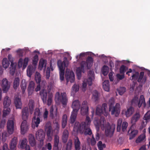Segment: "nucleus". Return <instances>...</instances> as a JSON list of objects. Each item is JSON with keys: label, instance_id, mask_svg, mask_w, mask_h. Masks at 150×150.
<instances>
[{"label": "nucleus", "instance_id": "obj_32", "mask_svg": "<svg viewBox=\"0 0 150 150\" xmlns=\"http://www.w3.org/2000/svg\"><path fill=\"white\" fill-rule=\"evenodd\" d=\"M35 83L33 81H30L28 86V91L29 94H31L35 88Z\"/></svg>", "mask_w": 150, "mask_h": 150}, {"label": "nucleus", "instance_id": "obj_52", "mask_svg": "<svg viewBox=\"0 0 150 150\" xmlns=\"http://www.w3.org/2000/svg\"><path fill=\"white\" fill-rule=\"evenodd\" d=\"M6 109H4L3 111V117H6L10 112L11 110L9 108H6Z\"/></svg>", "mask_w": 150, "mask_h": 150}, {"label": "nucleus", "instance_id": "obj_37", "mask_svg": "<svg viewBox=\"0 0 150 150\" xmlns=\"http://www.w3.org/2000/svg\"><path fill=\"white\" fill-rule=\"evenodd\" d=\"M146 136L145 135L142 134L139 136L135 141L137 143H142L144 142L145 140Z\"/></svg>", "mask_w": 150, "mask_h": 150}, {"label": "nucleus", "instance_id": "obj_22", "mask_svg": "<svg viewBox=\"0 0 150 150\" xmlns=\"http://www.w3.org/2000/svg\"><path fill=\"white\" fill-rule=\"evenodd\" d=\"M10 99L7 96H6L4 99L3 105L4 108H8L11 104Z\"/></svg>", "mask_w": 150, "mask_h": 150}, {"label": "nucleus", "instance_id": "obj_30", "mask_svg": "<svg viewBox=\"0 0 150 150\" xmlns=\"http://www.w3.org/2000/svg\"><path fill=\"white\" fill-rule=\"evenodd\" d=\"M20 86L22 91V93L24 94L25 92L27 86V82L25 80H22Z\"/></svg>", "mask_w": 150, "mask_h": 150}, {"label": "nucleus", "instance_id": "obj_34", "mask_svg": "<svg viewBox=\"0 0 150 150\" xmlns=\"http://www.w3.org/2000/svg\"><path fill=\"white\" fill-rule=\"evenodd\" d=\"M103 88L104 90L106 91H109L110 90L109 82L108 80L104 81L103 84Z\"/></svg>", "mask_w": 150, "mask_h": 150}, {"label": "nucleus", "instance_id": "obj_25", "mask_svg": "<svg viewBox=\"0 0 150 150\" xmlns=\"http://www.w3.org/2000/svg\"><path fill=\"white\" fill-rule=\"evenodd\" d=\"M59 142V138L58 136L55 135L54 138V145L53 150H58V145Z\"/></svg>", "mask_w": 150, "mask_h": 150}, {"label": "nucleus", "instance_id": "obj_33", "mask_svg": "<svg viewBox=\"0 0 150 150\" xmlns=\"http://www.w3.org/2000/svg\"><path fill=\"white\" fill-rule=\"evenodd\" d=\"M28 106L30 110V113L31 114H32L34 107V102L33 100L31 99L29 100Z\"/></svg>", "mask_w": 150, "mask_h": 150}, {"label": "nucleus", "instance_id": "obj_8", "mask_svg": "<svg viewBox=\"0 0 150 150\" xmlns=\"http://www.w3.org/2000/svg\"><path fill=\"white\" fill-rule=\"evenodd\" d=\"M120 104L119 103H117L115 106L109 108V111L111 112V115H115V116L117 117L120 113Z\"/></svg>", "mask_w": 150, "mask_h": 150}, {"label": "nucleus", "instance_id": "obj_17", "mask_svg": "<svg viewBox=\"0 0 150 150\" xmlns=\"http://www.w3.org/2000/svg\"><path fill=\"white\" fill-rule=\"evenodd\" d=\"M132 126H131L129 129L128 133L129 134V139L131 140L133 139L137 134L138 133V131L136 130H133L132 129Z\"/></svg>", "mask_w": 150, "mask_h": 150}, {"label": "nucleus", "instance_id": "obj_46", "mask_svg": "<svg viewBox=\"0 0 150 150\" xmlns=\"http://www.w3.org/2000/svg\"><path fill=\"white\" fill-rule=\"evenodd\" d=\"M97 146L99 150H103L105 148L106 145L103 144L101 141H100L97 143Z\"/></svg>", "mask_w": 150, "mask_h": 150}, {"label": "nucleus", "instance_id": "obj_44", "mask_svg": "<svg viewBox=\"0 0 150 150\" xmlns=\"http://www.w3.org/2000/svg\"><path fill=\"white\" fill-rule=\"evenodd\" d=\"M93 99L95 102H96L98 100L99 96V93L97 90H95L93 91Z\"/></svg>", "mask_w": 150, "mask_h": 150}, {"label": "nucleus", "instance_id": "obj_26", "mask_svg": "<svg viewBox=\"0 0 150 150\" xmlns=\"http://www.w3.org/2000/svg\"><path fill=\"white\" fill-rule=\"evenodd\" d=\"M57 64L60 71H64L65 67V62L64 61L62 62L60 60L58 61Z\"/></svg>", "mask_w": 150, "mask_h": 150}, {"label": "nucleus", "instance_id": "obj_58", "mask_svg": "<svg viewBox=\"0 0 150 150\" xmlns=\"http://www.w3.org/2000/svg\"><path fill=\"white\" fill-rule=\"evenodd\" d=\"M72 91L76 92L78 91L79 90V87L76 84L74 85L72 87Z\"/></svg>", "mask_w": 150, "mask_h": 150}, {"label": "nucleus", "instance_id": "obj_29", "mask_svg": "<svg viewBox=\"0 0 150 150\" xmlns=\"http://www.w3.org/2000/svg\"><path fill=\"white\" fill-rule=\"evenodd\" d=\"M80 142L79 138L76 137L74 139V144L75 150H80L81 149Z\"/></svg>", "mask_w": 150, "mask_h": 150}, {"label": "nucleus", "instance_id": "obj_6", "mask_svg": "<svg viewBox=\"0 0 150 150\" xmlns=\"http://www.w3.org/2000/svg\"><path fill=\"white\" fill-rule=\"evenodd\" d=\"M107 105L105 103H103L102 106L98 105L96 107V114L99 116L103 114L107 117L108 115V113L107 111Z\"/></svg>", "mask_w": 150, "mask_h": 150}, {"label": "nucleus", "instance_id": "obj_21", "mask_svg": "<svg viewBox=\"0 0 150 150\" xmlns=\"http://www.w3.org/2000/svg\"><path fill=\"white\" fill-rule=\"evenodd\" d=\"M17 138L14 137L12 139L10 143V147L12 150H16V145L17 142Z\"/></svg>", "mask_w": 150, "mask_h": 150}, {"label": "nucleus", "instance_id": "obj_10", "mask_svg": "<svg viewBox=\"0 0 150 150\" xmlns=\"http://www.w3.org/2000/svg\"><path fill=\"white\" fill-rule=\"evenodd\" d=\"M45 134L43 130L42 129H40L38 130L36 133L35 137L36 139L40 141V143L43 144V140L45 138Z\"/></svg>", "mask_w": 150, "mask_h": 150}, {"label": "nucleus", "instance_id": "obj_36", "mask_svg": "<svg viewBox=\"0 0 150 150\" xmlns=\"http://www.w3.org/2000/svg\"><path fill=\"white\" fill-rule=\"evenodd\" d=\"M46 67V61L44 59L40 60L39 63L38 69L40 70H42L43 67L44 68V69H45Z\"/></svg>", "mask_w": 150, "mask_h": 150}, {"label": "nucleus", "instance_id": "obj_42", "mask_svg": "<svg viewBox=\"0 0 150 150\" xmlns=\"http://www.w3.org/2000/svg\"><path fill=\"white\" fill-rule=\"evenodd\" d=\"M133 71L132 76L131 77H130V79L131 80H136L138 79L139 75V73L138 72L134 71Z\"/></svg>", "mask_w": 150, "mask_h": 150}, {"label": "nucleus", "instance_id": "obj_23", "mask_svg": "<svg viewBox=\"0 0 150 150\" xmlns=\"http://www.w3.org/2000/svg\"><path fill=\"white\" fill-rule=\"evenodd\" d=\"M140 117V115L139 112H136V113L132 117L131 119V122L133 125L135 124V123L138 120Z\"/></svg>", "mask_w": 150, "mask_h": 150}, {"label": "nucleus", "instance_id": "obj_56", "mask_svg": "<svg viewBox=\"0 0 150 150\" xmlns=\"http://www.w3.org/2000/svg\"><path fill=\"white\" fill-rule=\"evenodd\" d=\"M128 126V123L126 122H124L122 125V130L123 132L125 131L126 129Z\"/></svg>", "mask_w": 150, "mask_h": 150}, {"label": "nucleus", "instance_id": "obj_2", "mask_svg": "<svg viewBox=\"0 0 150 150\" xmlns=\"http://www.w3.org/2000/svg\"><path fill=\"white\" fill-rule=\"evenodd\" d=\"M91 123V120L90 118L88 115H87L85 122H82L81 123L77 122H76L74 126V128L76 131H79L80 133L82 134L85 128L89 127Z\"/></svg>", "mask_w": 150, "mask_h": 150}, {"label": "nucleus", "instance_id": "obj_9", "mask_svg": "<svg viewBox=\"0 0 150 150\" xmlns=\"http://www.w3.org/2000/svg\"><path fill=\"white\" fill-rule=\"evenodd\" d=\"M65 78L67 83L69 81H70L71 83L74 82L75 80V76L73 72L69 71V70H66L65 73Z\"/></svg>", "mask_w": 150, "mask_h": 150}, {"label": "nucleus", "instance_id": "obj_7", "mask_svg": "<svg viewBox=\"0 0 150 150\" xmlns=\"http://www.w3.org/2000/svg\"><path fill=\"white\" fill-rule=\"evenodd\" d=\"M131 103L132 105H137L139 108L141 106L143 103L144 106L146 105L145 99L143 95H141L139 100L137 96H135L132 100Z\"/></svg>", "mask_w": 150, "mask_h": 150}, {"label": "nucleus", "instance_id": "obj_12", "mask_svg": "<svg viewBox=\"0 0 150 150\" xmlns=\"http://www.w3.org/2000/svg\"><path fill=\"white\" fill-rule=\"evenodd\" d=\"M1 86L4 92L6 93L7 92L10 88V85L8 81L6 78L3 79Z\"/></svg>", "mask_w": 150, "mask_h": 150}, {"label": "nucleus", "instance_id": "obj_45", "mask_svg": "<svg viewBox=\"0 0 150 150\" xmlns=\"http://www.w3.org/2000/svg\"><path fill=\"white\" fill-rule=\"evenodd\" d=\"M108 67L106 65H104L102 67V71L103 74L105 76L107 75L108 73Z\"/></svg>", "mask_w": 150, "mask_h": 150}, {"label": "nucleus", "instance_id": "obj_48", "mask_svg": "<svg viewBox=\"0 0 150 150\" xmlns=\"http://www.w3.org/2000/svg\"><path fill=\"white\" fill-rule=\"evenodd\" d=\"M35 79L38 83H40L41 81V76L40 74L36 72L35 76Z\"/></svg>", "mask_w": 150, "mask_h": 150}, {"label": "nucleus", "instance_id": "obj_39", "mask_svg": "<svg viewBox=\"0 0 150 150\" xmlns=\"http://www.w3.org/2000/svg\"><path fill=\"white\" fill-rule=\"evenodd\" d=\"M20 84V79L18 77L15 78L13 83V87L15 89H16Z\"/></svg>", "mask_w": 150, "mask_h": 150}, {"label": "nucleus", "instance_id": "obj_14", "mask_svg": "<svg viewBox=\"0 0 150 150\" xmlns=\"http://www.w3.org/2000/svg\"><path fill=\"white\" fill-rule=\"evenodd\" d=\"M45 130L47 136V140L49 141H51L52 139L53 135V131L51 125L48 126H46Z\"/></svg>", "mask_w": 150, "mask_h": 150}, {"label": "nucleus", "instance_id": "obj_59", "mask_svg": "<svg viewBox=\"0 0 150 150\" xmlns=\"http://www.w3.org/2000/svg\"><path fill=\"white\" fill-rule=\"evenodd\" d=\"M48 115V112L46 109H45V112L43 114V117L45 120H46L47 119Z\"/></svg>", "mask_w": 150, "mask_h": 150}, {"label": "nucleus", "instance_id": "obj_31", "mask_svg": "<svg viewBox=\"0 0 150 150\" xmlns=\"http://www.w3.org/2000/svg\"><path fill=\"white\" fill-rule=\"evenodd\" d=\"M14 103L16 108H21L22 103L20 99L17 97L14 100Z\"/></svg>", "mask_w": 150, "mask_h": 150}, {"label": "nucleus", "instance_id": "obj_40", "mask_svg": "<svg viewBox=\"0 0 150 150\" xmlns=\"http://www.w3.org/2000/svg\"><path fill=\"white\" fill-rule=\"evenodd\" d=\"M16 64L12 63L11 64L10 68V73L12 75H13L15 73V70L16 69Z\"/></svg>", "mask_w": 150, "mask_h": 150}, {"label": "nucleus", "instance_id": "obj_4", "mask_svg": "<svg viewBox=\"0 0 150 150\" xmlns=\"http://www.w3.org/2000/svg\"><path fill=\"white\" fill-rule=\"evenodd\" d=\"M55 100L57 103H61L64 107L67 105L68 101L66 94L65 92H57L55 95Z\"/></svg>", "mask_w": 150, "mask_h": 150}, {"label": "nucleus", "instance_id": "obj_18", "mask_svg": "<svg viewBox=\"0 0 150 150\" xmlns=\"http://www.w3.org/2000/svg\"><path fill=\"white\" fill-rule=\"evenodd\" d=\"M28 141L26 139L24 138L21 141L20 147L22 149H25V150H30V146L27 145Z\"/></svg>", "mask_w": 150, "mask_h": 150}, {"label": "nucleus", "instance_id": "obj_57", "mask_svg": "<svg viewBox=\"0 0 150 150\" xmlns=\"http://www.w3.org/2000/svg\"><path fill=\"white\" fill-rule=\"evenodd\" d=\"M38 60V56L37 54H36L35 55L33 58V64L34 65H36Z\"/></svg>", "mask_w": 150, "mask_h": 150}, {"label": "nucleus", "instance_id": "obj_28", "mask_svg": "<svg viewBox=\"0 0 150 150\" xmlns=\"http://www.w3.org/2000/svg\"><path fill=\"white\" fill-rule=\"evenodd\" d=\"M77 112H74V111L71 112L70 119V123L72 124L74 122L77 117Z\"/></svg>", "mask_w": 150, "mask_h": 150}, {"label": "nucleus", "instance_id": "obj_49", "mask_svg": "<svg viewBox=\"0 0 150 150\" xmlns=\"http://www.w3.org/2000/svg\"><path fill=\"white\" fill-rule=\"evenodd\" d=\"M144 120L150 121V110L148 111L143 117Z\"/></svg>", "mask_w": 150, "mask_h": 150}, {"label": "nucleus", "instance_id": "obj_35", "mask_svg": "<svg viewBox=\"0 0 150 150\" xmlns=\"http://www.w3.org/2000/svg\"><path fill=\"white\" fill-rule=\"evenodd\" d=\"M67 116L66 114L62 116V127L63 129L65 128L67 123Z\"/></svg>", "mask_w": 150, "mask_h": 150}, {"label": "nucleus", "instance_id": "obj_60", "mask_svg": "<svg viewBox=\"0 0 150 150\" xmlns=\"http://www.w3.org/2000/svg\"><path fill=\"white\" fill-rule=\"evenodd\" d=\"M29 59L27 57L25 58L23 61V68H25L27 66L28 62Z\"/></svg>", "mask_w": 150, "mask_h": 150}, {"label": "nucleus", "instance_id": "obj_50", "mask_svg": "<svg viewBox=\"0 0 150 150\" xmlns=\"http://www.w3.org/2000/svg\"><path fill=\"white\" fill-rule=\"evenodd\" d=\"M115 100L113 98H111L109 100L108 102L109 108L114 107Z\"/></svg>", "mask_w": 150, "mask_h": 150}, {"label": "nucleus", "instance_id": "obj_27", "mask_svg": "<svg viewBox=\"0 0 150 150\" xmlns=\"http://www.w3.org/2000/svg\"><path fill=\"white\" fill-rule=\"evenodd\" d=\"M94 72L93 71L90 70L88 71V83L89 85H92V80L94 78Z\"/></svg>", "mask_w": 150, "mask_h": 150}, {"label": "nucleus", "instance_id": "obj_54", "mask_svg": "<svg viewBox=\"0 0 150 150\" xmlns=\"http://www.w3.org/2000/svg\"><path fill=\"white\" fill-rule=\"evenodd\" d=\"M144 75V72L143 71H141L140 72L139 76L137 79V81L138 82H142L143 77Z\"/></svg>", "mask_w": 150, "mask_h": 150}, {"label": "nucleus", "instance_id": "obj_19", "mask_svg": "<svg viewBox=\"0 0 150 150\" xmlns=\"http://www.w3.org/2000/svg\"><path fill=\"white\" fill-rule=\"evenodd\" d=\"M29 116L28 108L25 107L22 110V117L23 119H27Z\"/></svg>", "mask_w": 150, "mask_h": 150}, {"label": "nucleus", "instance_id": "obj_24", "mask_svg": "<svg viewBox=\"0 0 150 150\" xmlns=\"http://www.w3.org/2000/svg\"><path fill=\"white\" fill-rule=\"evenodd\" d=\"M29 142L31 146H34L36 145V142L33 135L30 134L29 136Z\"/></svg>", "mask_w": 150, "mask_h": 150}, {"label": "nucleus", "instance_id": "obj_5", "mask_svg": "<svg viewBox=\"0 0 150 150\" xmlns=\"http://www.w3.org/2000/svg\"><path fill=\"white\" fill-rule=\"evenodd\" d=\"M42 116V113L40 109L36 108L35 110L34 116L32 118V127L35 128V127H37L41 122L40 118Z\"/></svg>", "mask_w": 150, "mask_h": 150}, {"label": "nucleus", "instance_id": "obj_61", "mask_svg": "<svg viewBox=\"0 0 150 150\" xmlns=\"http://www.w3.org/2000/svg\"><path fill=\"white\" fill-rule=\"evenodd\" d=\"M72 143L71 141H69L67 143V145L66 149L67 150H70L72 147Z\"/></svg>", "mask_w": 150, "mask_h": 150}, {"label": "nucleus", "instance_id": "obj_62", "mask_svg": "<svg viewBox=\"0 0 150 150\" xmlns=\"http://www.w3.org/2000/svg\"><path fill=\"white\" fill-rule=\"evenodd\" d=\"M64 71H60L59 72L60 79L61 81H63L64 79Z\"/></svg>", "mask_w": 150, "mask_h": 150}, {"label": "nucleus", "instance_id": "obj_13", "mask_svg": "<svg viewBox=\"0 0 150 150\" xmlns=\"http://www.w3.org/2000/svg\"><path fill=\"white\" fill-rule=\"evenodd\" d=\"M7 129L8 133L12 134L14 130V122L12 120H9L7 122Z\"/></svg>", "mask_w": 150, "mask_h": 150}, {"label": "nucleus", "instance_id": "obj_16", "mask_svg": "<svg viewBox=\"0 0 150 150\" xmlns=\"http://www.w3.org/2000/svg\"><path fill=\"white\" fill-rule=\"evenodd\" d=\"M72 108L73 109L72 111L77 112L81 107V104L78 100H75L72 103Z\"/></svg>", "mask_w": 150, "mask_h": 150}, {"label": "nucleus", "instance_id": "obj_38", "mask_svg": "<svg viewBox=\"0 0 150 150\" xmlns=\"http://www.w3.org/2000/svg\"><path fill=\"white\" fill-rule=\"evenodd\" d=\"M134 111V108L132 107H130L125 112V115L127 117H130L133 113Z\"/></svg>", "mask_w": 150, "mask_h": 150}, {"label": "nucleus", "instance_id": "obj_51", "mask_svg": "<svg viewBox=\"0 0 150 150\" xmlns=\"http://www.w3.org/2000/svg\"><path fill=\"white\" fill-rule=\"evenodd\" d=\"M126 90V89L125 87H122L118 89L117 91L119 94L122 95L125 92Z\"/></svg>", "mask_w": 150, "mask_h": 150}, {"label": "nucleus", "instance_id": "obj_53", "mask_svg": "<svg viewBox=\"0 0 150 150\" xmlns=\"http://www.w3.org/2000/svg\"><path fill=\"white\" fill-rule=\"evenodd\" d=\"M128 69V68L123 65H122L120 68V72L121 74H124L125 71Z\"/></svg>", "mask_w": 150, "mask_h": 150}, {"label": "nucleus", "instance_id": "obj_1", "mask_svg": "<svg viewBox=\"0 0 150 150\" xmlns=\"http://www.w3.org/2000/svg\"><path fill=\"white\" fill-rule=\"evenodd\" d=\"M93 63V59L91 57L88 56L87 58L86 62L83 61L81 64L80 67H78L76 69V74L79 79H80L82 72H84V69L87 67L90 69L92 66Z\"/></svg>", "mask_w": 150, "mask_h": 150}, {"label": "nucleus", "instance_id": "obj_41", "mask_svg": "<svg viewBox=\"0 0 150 150\" xmlns=\"http://www.w3.org/2000/svg\"><path fill=\"white\" fill-rule=\"evenodd\" d=\"M9 64L10 63L6 58L3 59L2 61V64L4 68H7L9 66Z\"/></svg>", "mask_w": 150, "mask_h": 150}, {"label": "nucleus", "instance_id": "obj_11", "mask_svg": "<svg viewBox=\"0 0 150 150\" xmlns=\"http://www.w3.org/2000/svg\"><path fill=\"white\" fill-rule=\"evenodd\" d=\"M88 107L86 101L83 102L81 108V113L83 115H88Z\"/></svg>", "mask_w": 150, "mask_h": 150}, {"label": "nucleus", "instance_id": "obj_63", "mask_svg": "<svg viewBox=\"0 0 150 150\" xmlns=\"http://www.w3.org/2000/svg\"><path fill=\"white\" fill-rule=\"evenodd\" d=\"M50 68L47 67L46 71V78L47 79H49L50 77Z\"/></svg>", "mask_w": 150, "mask_h": 150}, {"label": "nucleus", "instance_id": "obj_55", "mask_svg": "<svg viewBox=\"0 0 150 150\" xmlns=\"http://www.w3.org/2000/svg\"><path fill=\"white\" fill-rule=\"evenodd\" d=\"M84 134L85 135H91L92 134L91 130L89 128H86L84 131Z\"/></svg>", "mask_w": 150, "mask_h": 150}, {"label": "nucleus", "instance_id": "obj_64", "mask_svg": "<svg viewBox=\"0 0 150 150\" xmlns=\"http://www.w3.org/2000/svg\"><path fill=\"white\" fill-rule=\"evenodd\" d=\"M52 96L51 95L48 96V99L47 100V104L50 105L52 102Z\"/></svg>", "mask_w": 150, "mask_h": 150}, {"label": "nucleus", "instance_id": "obj_3", "mask_svg": "<svg viewBox=\"0 0 150 150\" xmlns=\"http://www.w3.org/2000/svg\"><path fill=\"white\" fill-rule=\"evenodd\" d=\"M105 121L104 118L102 117L100 120V124L102 129H105V134L107 136H112L113 134L114 129H112L108 122L105 124Z\"/></svg>", "mask_w": 150, "mask_h": 150}, {"label": "nucleus", "instance_id": "obj_43", "mask_svg": "<svg viewBox=\"0 0 150 150\" xmlns=\"http://www.w3.org/2000/svg\"><path fill=\"white\" fill-rule=\"evenodd\" d=\"M88 84L89 86H91V85H89L88 83V80L87 79H85L83 81L82 86V90L84 92L86 89V87L87 85Z\"/></svg>", "mask_w": 150, "mask_h": 150}, {"label": "nucleus", "instance_id": "obj_15", "mask_svg": "<svg viewBox=\"0 0 150 150\" xmlns=\"http://www.w3.org/2000/svg\"><path fill=\"white\" fill-rule=\"evenodd\" d=\"M23 121L21 123V133L22 134L25 133L28 129V125L26 120L27 119H23Z\"/></svg>", "mask_w": 150, "mask_h": 150}, {"label": "nucleus", "instance_id": "obj_47", "mask_svg": "<svg viewBox=\"0 0 150 150\" xmlns=\"http://www.w3.org/2000/svg\"><path fill=\"white\" fill-rule=\"evenodd\" d=\"M40 94L43 103H45L47 100V93L46 92H43L42 93H40Z\"/></svg>", "mask_w": 150, "mask_h": 150}, {"label": "nucleus", "instance_id": "obj_20", "mask_svg": "<svg viewBox=\"0 0 150 150\" xmlns=\"http://www.w3.org/2000/svg\"><path fill=\"white\" fill-rule=\"evenodd\" d=\"M36 68L35 66H33L31 65H29L27 69V76L29 77H30L33 73L34 72Z\"/></svg>", "mask_w": 150, "mask_h": 150}]
</instances>
